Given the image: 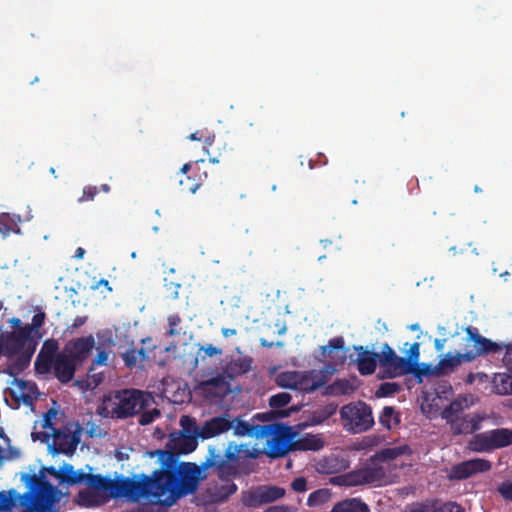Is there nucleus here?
Wrapping results in <instances>:
<instances>
[{
  "label": "nucleus",
  "instance_id": "nucleus-1",
  "mask_svg": "<svg viewBox=\"0 0 512 512\" xmlns=\"http://www.w3.org/2000/svg\"><path fill=\"white\" fill-rule=\"evenodd\" d=\"M199 467L190 462H182L177 465L175 454L163 453L161 456V468L153 472L152 476L141 474L142 499H155L167 497L163 501L172 505L177 499L194 493L199 484Z\"/></svg>",
  "mask_w": 512,
  "mask_h": 512
},
{
  "label": "nucleus",
  "instance_id": "nucleus-2",
  "mask_svg": "<svg viewBox=\"0 0 512 512\" xmlns=\"http://www.w3.org/2000/svg\"><path fill=\"white\" fill-rule=\"evenodd\" d=\"M25 477L29 479L30 489L24 494L15 489L0 491V512L14 507L22 508V512H61L58 504L63 494L58 487L35 474Z\"/></svg>",
  "mask_w": 512,
  "mask_h": 512
},
{
  "label": "nucleus",
  "instance_id": "nucleus-3",
  "mask_svg": "<svg viewBox=\"0 0 512 512\" xmlns=\"http://www.w3.org/2000/svg\"><path fill=\"white\" fill-rule=\"evenodd\" d=\"M83 482L88 488L96 492H103L114 499L125 498L131 502H137L143 496L140 475L133 477L119 476L111 479L101 474L85 473Z\"/></svg>",
  "mask_w": 512,
  "mask_h": 512
},
{
  "label": "nucleus",
  "instance_id": "nucleus-4",
  "mask_svg": "<svg viewBox=\"0 0 512 512\" xmlns=\"http://www.w3.org/2000/svg\"><path fill=\"white\" fill-rule=\"evenodd\" d=\"M258 456V449L250 448L249 445H237L234 442H230L223 455L217 448L210 447L203 466L214 468L219 477L224 478L236 475L237 468L234 464L248 458L255 459Z\"/></svg>",
  "mask_w": 512,
  "mask_h": 512
},
{
  "label": "nucleus",
  "instance_id": "nucleus-5",
  "mask_svg": "<svg viewBox=\"0 0 512 512\" xmlns=\"http://www.w3.org/2000/svg\"><path fill=\"white\" fill-rule=\"evenodd\" d=\"M339 414L343 429L352 434L364 433L375 424L372 408L364 401L343 405Z\"/></svg>",
  "mask_w": 512,
  "mask_h": 512
},
{
  "label": "nucleus",
  "instance_id": "nucleus-6",
  "mask_svg": "<svg viewBox=\"0 0 512 512\" xmlns=\"http://www.w3.org/2000/svg\"><path fill=\"white\" fill-rule=\"evenodd\" d=\"M115 407L112 415L118 419H126L145 410L151 402V395L137 389H124L115 394Z\"/></svg>",
  "mask_w": 512,
  "mask_h": 512
},
{
  "label": "nucleus",
  "instance_id": "nucleus-7",
  "mask_svg": "<svg viewBox=\"0 0 512 512\" xmlns=\"http://www.w3.org/2000/svg\"><path fill=\"white\" fill-rule=\"evenodd\" d=\"M260 431L262 433L259 439L269 438L265 453L270 458L283 457L286 453L292 451L290 443L293 433L290 426L282 423H272L264 425V429Z\"/></svg>",
  "mask_w": 512,
  "mask_h": 512
},
{
  "label": "nucleus",
  "instance_id": "nucleus-8",
  "mask_svg": "<svg viewBox=\"0 0 512 512\" xmlns=\"http://www.w3.org/2000/svg\"><path fill=\"white\" fill-rule=\"evenodd\" d=\"M387 479V471L383 465L372 460V456L368 462L362 467L350 471L343 476V483L346 486L374 485L380 486Z\"/></svg>",
  "mask_w": 512,
  "mask_h": 512
},
{
  "label": "nucleus",
  "instance_id": "nucleus-9",
  "mask_svg": "<svg viewBox=\"0 0 512 512\" xmlns=\"http://www.w3.org/2000/svg\"><path fill=\"white\" fill-rule=\"evenodd\" d=\"M465 332L464 356L468 361H474L480 355L497 353L502 350L500 344L482 336L476 327L468 326Z\"/></svg>",
  "mask_w": 512,
  "mask_h": 512
},
{
  "label": "nucleus",
  "instance_id": "nucleus-10",
  "mask_svg": "<svg viewBox=\"0 0 512 512\" xmlns=\"http://www.w3.org/2000/svg\"><path fill=\"white\" fill-rule=\"evenodd\" d=\"M95 347L92 335L70 339L63 347V352L77 365L81 366Z\"/></svg>",
  "mask_w": 512,
  "mask_h": 512
},
{
  "label": "nucleus",
  "instance_id": "nucleus-11",
  "mask_svg": "<svg viewBox=\"0 0 512 512\" xmlns=\"http://www.w3.org/2000/svg\"><path fill=\"white\" fill-rule=\"evenodd\" d=\"M492 464L489 460L474 458L462 461L453 465L448 473L449 480H465L478 473H484L491 469Z\"/></svg>",
  "mask_w": 512,
  "mask_h": 512
},
{
  "label": "nucleus",
  "instance_id": "nucleus-12",
  "mask_svg": "<svg viewBox=\"0 0 512 512\" xmlns=\"http://www.w3.org/2000/svg\"><path fill=\"white\" fill-rule=\"evenodd\" d=\"M345 341L341 336L334 337L328 341L325 346H320L319 361H328L329 367H337L344 365L347 359V350L345 349Z\"/></svg>",
  "mask_w": 512,
  "mask_h": 512
},
{
  "label": "nucleus",
  "instance_id": "nucleus-13",
  "mask_svg": "<svg viewBox=\"0 0 512 512\" xmlns=\"http://www.w3.org/2000/svg\"><path fill=\"white\" fill-rule=\"evenodd\" d=\"M198 437L195 435H186L185 433H172L167 442V451L159 450V461L163 453L175 454V462L181 454H189L193 452L198 446Z\"/></svg>",
  "mask_w": 512,
  "mask_h": 512
},
{
  "label": "nucleus",
  "instance_id": "nucleus-14",
  "mask_svg": "<svg viewBox=\"0 0 512 512\" xmlns=\"http://www.w3.org/2000/svg\"><path fill=\"white\" fill-rule=\"evenodd\" d=\"M233 422L227 413L206 420L201 426L199 437L203 440L218 436L232 429Z\"/></svg>",
  "mask_w": 512,
  "mask_h": 512
},
{
  "label": "nucleus",
  "instance_id": "nucleus-15",
  "mask_svg": "<svg viewBox=\"0 0 512 512\" xmlns=\"http://www.w3.org/2000/svg\"><path fill=\"white\" fill-rule=\"evenodd\" d=\"M79 437L68 430L53 429V453L73 454L78 446Z\"/></svg>",
  "mask_w": 512,
  "mask_h": 512
},
{
  "label": "nucleus",
  "instance_id": "nucleus-16",
  "mask_svg": "<svg viewBox=\"0 0 512 512\" xmlns=\"http://www.w3.org/2000/svg\"><path fill=\"white\" fill-rule=\"evenodd\" d=\"M357 351V357L352 360L357 365L358 372L363 375H371L375 372L378 362L379 353L368 351L363 346H354Z\"/></svg>",
  "mask_w": 512,
  "mask_h": 512
},
{
  "label": "nucleus",
  "instance_id": "nucleus-17",
  "mask_svg": "<svg viewBox=\"0 0 512 512\" xmlns=\"http://www.w3.org/2000/svg\"><path fill=\"white\" fill-rule=\"evenodd\" d=\"M77 367L62 350L55 358L54 375L60 383L67 384L74 378Z\"/></svg>",
  "mask_w": 512,
  "mask_h": 512
},
{
  "label": "nucleus",
  "instance_id": "nucleus-18",
  "mask_svg": "<svg viewBox=\"0 0 512 512\" xmlns=\"http://www.w3.org/2000/svg\"><path fill=\"white\" fill-rule=\"evenodd\" d=\"M481 421L482 418L478 415H457L451 421V429L455 435L472 434L481 428Z\"/></svg>",
  "mask_w": 512,
  "mask_h": 512
},
{
  "label": "nucleus",
  "instance_id": "nucleus-19",
  "mask_svg": "<svg viewBox=\"0 0 512 512\" xmlns=\"http://www.w3.org/2000/svg\"><path fill=\"white\" fill-rule=\"evenodd\" d=\"M32 215L28 214L24 219L20 215L12 213H1L0 214V234L3 237H8L11 234H20L21 229L19 223L22 221H29Z\"/></svg>",
  "mask_w": 512,
  "mask_h": 512
},
{
  "label": "nucleus",
  "instance_id": "nucleus-20",
  "mask_svg": "<svg viewBox=\"0 0 512 512\" xmlns=\"http://www.w3.org/2000/svg\"><path fill=\"white\" fill-rule=\"evenodd\" d=\"M50 473L54 475L60 483L68 485L81 484L85 477V472L82 470L75 471L71 464H64L59 470L51 468Z\"/></svg>",
  "mask_w": 512,
  "mask_h": 512
},
{
  "label": "nucleus",
  "instance_id": "nucleus-21",
  "mask_svg": "<svg viewBox=\"0 0 512 512\" xmlns=\"http://www.w3.org/2000/svg\"><path fill=\"white\" fill-rule=\"evenodd\" d=\"M204 162L205 160L203 159L195 161L194 164L196 165L195 169L197 171H195L192 176L186 175L185 179L179 180V184L182 187V191L194 194L203 185L204 181L208 177V174L206 171H200L199 164Z\"/></svg>",
  "mask_w": 512,
  "mask_h": 512
},
{
  "label": "nucleus",
  "instance_id": "nucleus-22",
  "mask_svg": "<svg viewBox=\"0 0 512 512\" xmlns=\"http://www.w3.org/2000/svg\"><path fill=\"white\" fill-rule=\"evenodd\" d=\"M324 447V440L314 434H305L296 440H292L290 448L292 451H318Z\"/></svg>",
  "mask_w": 512,
  "mask_h": 512
},
{
  "label": "nucleus",
  "instance_id": "nucleus-23",
  "mask_svg": "<svg viewBox=\"0 0 512 512\" xmlns=\"http://www.w3.org/2000/svg\"><path fill=\"white\" fill-rule=\"evenodd\" d=\"M204 390L215 397H222L230 393V380L223 374H219L203 383Z\"/></svg>",
  "mask_w": 512,
  "mask_h": 512
},
{
  "label": "nucleus",
  "instance_id": "nucleus-24",
  "mask_svg": "<svg viewBox=\"0 0 512 512\" xmlns=\"http://www.w3.org/2000/svg\"><path fill=\"white\" fill-rule=\"evenodd\" d=\"M252 359L250 357H241L229 361L223 368L222 373L229 379L233 380L236 377L243 375L250 371Z\"/></svg>",
  "mask_w": 512,
  "mask_h": 512
},
{
  "label": "nucleus",
  "instance_id": "nucleus-25",
  "mask_svg": "<svg viewBox=\"0 0 512 512\" xmlns=\"http://www.w3.org/2000/svg\"><path fill=\"white\" fill-rule=\"evenodd\" d=\"M231 421L233 422V433L236 436H249L259 439L262 433L260 430L264 429V425L251 424L239 417H231Z\"/></svg>",
  "mask_w": 512,
  "mask_h": 512
},
{
  "label": "nucleus",
  "instance_id": "nucleus-26",
  "mask_svg": "<svg viewBox=\"0 0 512 512\" xmlns=\"http://www.w3.org/2000/svg\"><path fill=\"white\" fill-rule=\"evenodd\" d=\"M462 362H469L464 356V351L455 355L449 352L437 363L438 374L446 375L454 372Z\"/></svg>",
  "mask_w": 512,
  "mask_h": 512
},
{
  "label": "nucleus",
  "instance_id": "nucleus-27",
  "mask_svg": "<svg viewBox=\"0 0 512 512\" xmlns=\"http://www.w3.org/2000/svg\"><path fill=\"white\" fill-rule=\"evenodd\" d=\"M411 449L408 445H401L397 447L384 448L374 455H372V460L377 463L386 462L390 460H394L401 455H410Z\"/></svg>",
  "mask_w": 512,
  "mask_h": 512
},
{
  "label": "nucleus",
  "instance_id": "nucleus-28",
  "mask_svg": "<svg viewBox=\"0 0 512 512\" xmlns=\"http://www.w3.org/2000/svg\"><path fill=\"white\" fill-rule=\"evenodd\" d=\"M17 385L21 390L20 399L23 404L29 407H33L34 402L39 397V391L37 385L34 382L26 381V380H17Z\"/></svg>",
  "mask_w": 512,
  "mask_h": 512
},
{
  "label": "nucleus",
  "instance_id": "nucleus-29",
  "mask_svg": "<svg viewBox=\"0 0 512 512\" xmlns=\"http://www.w3.org/2000/svg\"><path fill=\"white\" fill-rule=\"evenodd\" d=\"M330 512H370V509L361 499L350 498L336 503Z\"/></svg>",
  "mask_w": 512,
  "mask_h": 512
},
{
  "label": "nucleus",
  "instance_id": "nucleus-30",
  "mask_svg": "<svg viewBox=\"0 0 512 512\" xmlns=\"http://www.w3.org/2000/svg\"><path fill=\"white\" fill-rule=\"evenodd\" d=\"M46 319V314L43 311H39L32 317L31 324L24 325V330L20 333L24 337H29V341H36L34 337L37 339L41 338L42 335L39 333L40 328L44 325Z\"/></svg>",
  "mask_w": 512,
  "mask_h": 512
},
{
  "label": "nucleus",
  "instance_id": "nucleus-31",
  "mask_svg": "<svg viewBox=\"0 0 512 512\" xmlns=\"http://www.w3.org/2000/svg\"><path fill=\"white\" fill-rule=\"evenodd\" d=\"M411 371H413L411 361L405 357L397 356L394 362L385 372L384 376L388 378H394L401 375L411 374Z\"/></svg>",
  "mask_w": 512,
  "mask_h": 512
},
{
  "label": "nucleus",
  "instance_id": "nucleus-32",
  "mask_svg": "<svg viewBox=\"0 0 512 512\" xmlns=\"http://www.w3.org/2000/svg\"><path fill=\"white\" fill-rule=\"evenodd\" d=\"M491 443L495 449L512 445V430L507 428H498L490 431Z\"/></svg>",
  "mask_w": 512,
  "mask_h": 512
},
{
  "label": "nucleus",
  "instance_id": "nucleus-33",
  "mask_svg": "<svg viewBox=\"0 0 512 512\" xmlns=\"http://www.w3.org/2000/svg\"><path fill=\"white\" fill-rule=\"evenodd\" d=\"M470 447L472 450L477 452L491 451L494 450V446L491 443L490 431L476 434L470 441Z\"/></svg>",
  "mask_w": 512,
  "mask_h": 512
},
{
  "label": "nucleus",
  "instance_id": "nucleus-34",
  "mask_svg": "<svg viewBox=\"0 0 512 512\" xmlns=\"http://www.w3.org/2000/svg\"><path fill=\"white\" fill-rule=\"evenodd\" d=\"M379 423L387 430L400 423V416L392 406H385L379 416Z\"/></svg>",
  "mask_w": 512,
  "mask_h": 512
},
{
  "label": "nucleus",
  "instance_id": "nucleus-35",
  "mask_svg": "<svg viewBox=\"0 0 512 512\" xmlns=\"http://www.w3.org/2000/svg\"><path fill=\"white\" fill-rule=\"evenodd\" d=\"M493 385L500 395L512 394V375L507 373H498L494 376Z\"/></svg>",
  "mask_w": 512,
  "mask_h": 512
},
{
  "label": "nucleus",
  "instance_id": "nucleus-36",
  "mask_svg": "<svg viewBox=\"0 0 512 512\" xmlns=\"http://www.w3.org/2000/svg\"><path fill=\"white\" fill-rule=\"evenodd\" d=\"M314 372H299V378L297 379V387L296 390L304 391V392H313L320 387V383L316 382L312 374Z\"/></svg>",
  "mask_w": 512,
  "mask_h": 512
},
{
  "label": "nucleus",
  "instance_id": "nucleus-37",
  "mask_svg": "<svg viewBox=\"0 0 512 512\" xmlns=\"http://www.w3.org/2000/svg\"><path fill=\"white\" fill-rule=\"evenodd\" d=\"M411 374H413L417 380L418 383H421L423 381V377H430V376H441L438 374L437 365L432 366L428 363H419L415 366H413V371H411Z\"/></svg>",
  "mask_w": 512,
  "mask_h": 512
},
{
  "label": "nucleus",
  "instance_id": "nucleus-38",
  "mask_svg": "<svg viewBox=\"0 0 512 512\" xmlns=\"http://www.w3.org/2000/svg\"><path fill=\"white\" fill-rule=\"evenodd\" d=\"M298 371H285L276 376V383L283 388L295 389L297 387Z\"/></svg>",
  "mask_w": 512,
  "mask_h": 512
},
{
  "label": "nucleus",
  "instance_id": "nucleus-39",
  "mask_svg": "<svg viewBox=\"0 0 512 512\" xmlns=\"http://www.w3.org/2000/svg\"><path fill=\"white\" fill-rule=\"evenodd\" d=\"M260 487L243 493L242 503L249 508H257L264 503Z\"/></svg>",
  "mask_w": 512,
  "mask_h": 512
},
{
  "label": "nucleus",
  "instance_id": "nucleus-40",
  "mask_svg": "<svg viewBox=\"0 0 512 512\" xmlns=\"http://www.w3.org/2000/svg\"><path fill=\"white\" fill-rule=\"evenodd\" d=\"M396 357L397 354L395 351L388 344H384L378 357L379 365L384 373L388 370Z\"/></svg>",
  "mask_w": 512,
  "mask_h": 512
},
{
  "label": "nucleus",
  "instance_id": "nucleus-41",
  "mask_svg": "<svg viewBox=\"0 0 512 512\" xmlns=\"http://www.w3.org/2000/svg\"><path fill=\"white\" fill-rule=\"evenodd\" d=\"M260 489L265 504L276 501L285 495V490L276 486H260Z\"/></svg>",
  "mask_w": 512,
  "mask_h": 512
},
{
  "label": "nucleus",
  "instance_id": "nucleus-42",
  "mask_svg": "<svg viewBox=\"0 0 512 512\" xmlns=\"http://www.w3.org/2000/svg\"><path fill=\"white\" fill-rule=\"evenodd\" d=\"M180 425L182 427V430L178 433H185L186 435H195L196 437L200 438L198 433H200L201 426H198L196 423V420L194 418H191L190 416L183 415L180 418Z\"/></svg>",
  "mask_w": 512,
  "mask_h": 512
},
{
  "label": "nucleus",
  "instance_id": "nucleus-43",
  "mask_svg": "<svg viewBox=\"0 0 512 512\" xmlns=\"http://www.w3.org/2000/svg\"><path fill=\"white\" fill-rule=\"evenodd\" d=\"M55 358L45 356L44 352H39L36 361H35V369L41 373L46 374L54 369Z\"/></svg>",
  "mask_w": 512,
  "mask_h": 512
},
{
  "label": "nucleus",
  "instance_id": "nucleus-44",
  "mask_svg": "<svg viewBox=\"0 0 512 512\" xmlns=\"http://www.w3.org/2000/svg\"><path fill=\"white\" fill-rule=\"evenodd\" d=\"M402 389V386L397 382H384L380 384L376 391L377 397H388L395 393H398Z\"/></svg>",
  "mask_w": 512,
  "mask_h": 512
},
{
  "label": "nucleus",
  "instance_id": "nucleus-45",
  "mask_svg": "<svg viewBox=\"0 0 512 512\" xmlns=\"http://www.w3.org/2000/svg\"><path fill=\"white\" fill-rule=\"evenodd\" d=\"M291 399V395L286 392L277 393L270 397L269 405L275 409L283 408L290 403Z\"/></svg>",
  "mask_w": 512,
  "mask_h": 512
},
{
  "label": "nucleus",
  "instance_id": "nucleus-46",
  "mask_svg": "<svg viewBox=\"0 0 512 512\" xmlns=\"http://www.w3.org/2000/svg\"><path fill=\"white\" fill-rule=\"evenodd\" d=\"M223 351L221 348L215 347L212 344L201 346L197 352V358L205 360L208 357L220 356Z\"/></svg>",
  "mask_w": 512,
  "mask_h": 512
},
{
  "label": "nucleus",
  "instance_id": "nucleus-47",
  "mask_svg": "<svg viewBox=\"0 0 512 512\" xmlns=\"http://www.w3.org/2000/svg\"><path fill=\"white\" fill-rule=\"evenodd\" d=\"M121 357L125 363V366L130 369L136 367L137 363L139 362V358L137 357L135 348H130L126 350L124 353L121 354Z\"/></svg>",
  "mask_w": 512,
  "mask_h": 512
},
{
  "label": "nucleus",
  "instance_id": "nucleus-48",
  "mask_svg": "<svg viewBox=\"0 0 512 512\" xmlns=\"http://www.w3.org/2000/svg\"><path fill=\"white\" fill-rule=\"evenodd\" d=\"M58 342L55 339H48L43 343L42 349L40 352H44L45 356L56 358L58 352Z\"/></svg>",
  "mask_w": 512,
  "mask_h": 512
},
{
  "label": "nucleus",
  "instance_id": "nucleus-49",
  "mask_svg": "<svg viewBox=\"0 0 512 512\" xmlns=\"http://www.w3.org/2000/svg\"><path fill=\"white\" fill-rule=\"evenodd\" d=\"M327 498V491L324 489H319L312 492L307 499L308 506H315L322 504Z\"/></svg>",
  "mask_w": 512,
  "mask_h": 512
},
{
  "label": "nucleus",
  "instance_id": "nucleus-50",
  "mask_svg": "<svg viewBox=\"0 0 512 512\" xmlns=\"http://www.w3.org/2000/svg\"><path fill=\"white\" fill-rule=\"evenodd\" d=\"M158 416H160V411L157 408L148 411L143 410V412L140 414L138 422L140 425L146 426L152 423Z\"/></svg>",
  "mask_w": 512,
  "mask_h": 512
},
{
  "label": "nucleus",
  "instance_id": "nucleus-51",
  "mask_svg": "<svg viewBox=\"0 0 512 512\" xmlns=\"http://www.w3.org/2000/svg\"><path fill=\"white\" fill-rule=\"evenodd\" d=\"M432 512H465V510L458 503L449 501L435 507Z\"/></svg>",
  "mask_w": 512,
  "mask_h": 512
},
{
  "label": "nucleus",
  "instance_id": "nucleus-52",
  "mask_svg": "<svg viewBox=\"0 0 512 512\" xmlns=\"http://www.w3.org/2000/svg\"><path fill=\"white\" fill-rule=\"evenodd\" d=\"M98 193L99 188L97 186L87 185L83 188L82 196L78 198V202L93 201Z\"/></svg>",
  "mask_w": 512,
  "mask_h": 512
},
{
  "label": "nucleus",
  "instance_id": "nucleus-53",
  "mask_svg": "<svg viewBox=\"0 0 512 512\" xmlns=\"http://www.w3.org/2000/svg\"><path fill=\"white\" fill-rule=\"evenodd\" d=\"M78 502L85 506H93L97 504L96 496L87 490L80 491L78 493Z\"/></svg>",
  "mask_w": 512,
  "mask_h": 512
},
{
  "label": "nucleus",
  "instance_id": "nucleus-54",
  "mask_svg": "<svg viewBox=\"0 0 512 512\" xmlns=\"http://www.w3.org/2000/svg\"><path fill=\"white\" fill-rule=\"evenodd\" d=\"M181 323V318L178 314H173L168 317V325L169 329L167 331V335L169 337H173L180 334V331L176 329V327Z\"/></svg>",
  "mask_w": 512,
  "mask_h": 512
},
{
  "label": "nucleus",
  "instance_id": "nucleus-55",
  "mask_svg": "<svg viewBox=\"0 0 512 512\" xmlns=\"http://www.w3.org/2000/svg\"><path fill=\"white\" fill-rule=\"evenodd\" d=\"M407 354V359L411 361L412 366H415L420 358V343H413L408 349Z\"/></svg>",
  "mask_w": 512,
  "mask_h": 512
},
{
  "label": "nucleus",
  "instance_id": "nucleus-56",
  "mask_svg": "<svg viewBox=\"0 0 512 512\" xmlns=\"http://www.w3.org/2000/svg\"><path fill=\"white\" fill-rule=\"evenodd\" d=\"M497 490L504 499L512 502V481H504Z\"/></svg>",
  "mask_w": 512,
  "mask_h": 512
},
{
  "label": "nucleus",
  "instance_id": "nucleus-57",
  "mask_svg": "<svg viewBox=\"0 0 512 512\" xmlns=\"http://www.w3.org/2000/svg\"><path fill=\"white\" fill-rule=\"evenodd\" d=\"M109 353L105 349H98L96 357L92 361V368L96 366L106 365L108 362Z\"/></svg>",
  "mask_w": 512,
  "mask_h": 512
},
{
  "label": "nucleus",
  "instance_id": "nucleus-58",
  "mask_svg": "<svg viewBox=\"0 0 512 512\" xmlns=\"http://www.w3.org/2000/svg\"><path fill=\"white\" fill-rule=\"evenodd\" d=\"M95 368H92V366L89 368L88 371V386L95 388L98 385H100L103 381V374L102 373H93V370Z\"/></svg>",
  "mask_w": 512,
  "mask_h": 512
},
{
  "label": "nucleus",
  "instance_id": "nucleus-59",
  "mask_svg": "<svg viewBox=\"0 0 512 512\" xmlns=\"http://www.w3.org/2000/svg\"><path fill=\"white\" fill-rule=\"evenodd\" d=\"M57 415V412L55 409H49L45 414H44V417H43V425L42 427L44 429H51L53 431V429H55L53 427V422L52 420L56 417Z\"/></svg>",
  "mask_w": 512,
  "mask_h": 512
},
{
  "label": "nucleus",
  "instance_id": "nucleus-60",
  "mask_svg": "<svg viewBox=\"0 0 512 512\" xmlns=\"http://www.w3.org/2000/svg\"><path fill=\"white\" fill-rule=\"evenodd\" d=\"M291 487L295 492H305L307 490V481L304 477H297L292 481Z\"/></svg>",
  "mask_w": 512,
  "mask_h": 512
},
{
  "label": "nucleus",
  "instance_id": "nucleus-61",
  "mask_svg": "<svg viewBox=\"0 0 512 512\" xmlns=\"http://www.w3.org/2000/svg\"><path fill=\"white\" fill-rule=\"evenodd\" d=\"M429 506L422 502H415L409 506L410 512H428Z\"/></svg>",
  "mask_w": 512,
  "mask_h": 512
},
{
  "label": "nucleus",
  "instance_id": "nucleus-62",
  "mask_svg": "<svg viewBox=\"0 0 512 512\" xmlns=\"http://www.w3.org/2000/svg\"><path fill=\"white\" fill-rule=\"evenodd\" d=\"M503 360L507 364H512V343L506 346V351Z\"/></svg>",
  "mask_w": 512,
  "mask_h": 512
},
{
  "label": "nucleus",
  "instance_id": "nucleus-63",
  "mask_svg": "<svg viewBox=\"0 0 512 512\" xmlns=\"http://www.w3.org/2000/svg\"><path fill=\"white\" fill-rule=\"evenodd\" d=\"M136 354L139 358V362H143L148 359L147 352L144 348L136 349Z\"/></svg>",
  "mask_w": 512,
  "mask_h": 512
},
{
  "label": "nucleus",
  "instance_id": "nucleus-64",
  "mask_svg": "<svg viewBox=\"0 0 512 512\" xmlns=\"http://www.w3.org/2000/svg\"><path fill=\"white\" fill-rule=\"evenodd\" d=\"M221 333L225 338H228L230 336L236 335L237 330L233 328H222Z\"/></svg>",
  "mask_w": 512,
  "mask_h": 512
}]
</instances>
